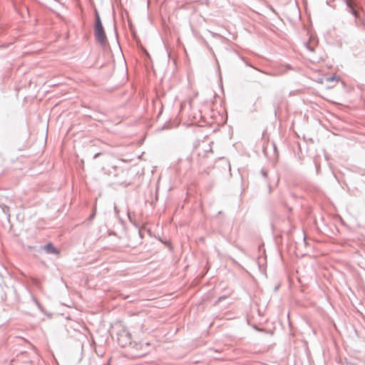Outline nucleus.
Masks as SVG:
<instances>
[{
	"label": "nucleus",
	"mask_w": 365,
	"mask_h": 365,
	"mask_svg": "<svg viewBox=\"0 0 365 365\" xmlns=\"http://www.w3.org/2000/svg\"><path fill=\"white\" fill-rule=\"evenodd\" d=\"M94 36L96 41L102 46L107 43L106 34L97 9H95Z\"/></svg>",
	"instance_id": "f257e3e1"
},
{
	"label": "nucleus",
	"mask_w": 365,
	"mask_h": 365,
	"mask_svg": "<svg viewBox=\"0 0 365 365\" xmlns=\"http://www.w3.org/2000/svg\"><path fill=\"white\" fill-rule=\"evenodd\" d=\"M207 148H205V146L202 145L195 148L192 155V159L195 158V155H197V160H202L205 158H210L208 154L212 153V150L210 145H207Z\"/></svg>",
	"instance_id": "f03ea898"
},
{
	"label": "nucleus",
	"mask_w": 365,
	"mask_h": 365,
	"mask_svg": "<svg viewBox=\"0 0 365 365\" xmlns=\"http://www.w3.org/2000/svg\"><path fill=\"white\" fill-rule=\"evenodd\" d=\"M38 251L45 250V252L48 254H54L58 255L60 251L53 245L52 242H48L43 246H39L38 247Z\"/></svg>",
	"instance_id": "7ed1b4c3"
},
{
	"label": "nucleus",
	"mask_w": 365,
	"mask_h": 365,
	"mask_svg": "<svg viewBox=\"0 0 365 365\" xmlns=\"http://www.w3.org/2000/svg\"><path fill=\"white\" fill-rule=\"evenodd\" d=\"M346 6L347 10L349 13H351L356 19L359 17V13L358 11L354 9L352 3L350 0H344Z\"/></svg>",
	"instance_id": "20e7f679"
},
{
	"label": "nucleus",
	"mask_w": 365,
	"mask_h": 365,
	"mask_svg": "<svg viewBox=\"0 0 365 365\" xmlns=\"http://www.w3.org/2000/svg\"><path fill=\"white\" fill-rule=\"evenodd\" d=\"M108 167H110V168H106V167H104V166L103 167V170H104V173H105L106 174L109 175H115L116 174H115V172H113V170H114V171H115V170H116V168H117V165H108Z\"/></svg>",
	"instance_id": "39448f33"
},
{
	"label": "nucleus",
	"mask_w": 365,
	"mask_h": 365,
	"mask_svg": "<svg viewBox=\"0 0 365 365\" xmlns=\"http://www.w3.org/2000/svg\"><path fill=\"white\" fill-rule=\"evenodd\" d=\"M269 148L273 151L274 157V158H278V153H277V149L276 145L272 143L270 145V148Z\"/></svg>",
	"instance_id": "423d86ee"
},
{
	"label": "nucleus",
	"mask_w": 365,
	"mask_h": 365,
	"mask_svg": "<svg viewBox=\"0 0 365 365\" xmlns=\"http://www.w3.org/2000/svg\"><path fill=\"white\" fill-rule=\"evenodd\" d=\"M261 174L264 178H267V172L264 169L261 170Z\"/></svg>",
	"instance_id": "0eeeda50"
},
{
	"label": "nucleus",
	"mask_w": 365,
	"mask_h": 365,
	"mask_svg": "<svg viewBox=\"0 0 365 365\" xmlns=\"http://www.w3.org/2000/svg\"><path fill=\"white\" fill-rule=\"evenodd\" d=\"M337 78H337V76L334 75V76H331V77L329 78H328V81H334V80H336V79H337Z\"/></svg>",
	"instance_id": "6e6552de"
},
{
	"label": "nucleus",
	"mask_w": 365,
	"mask_h": 365,
	"mask_svg": "<svg viewBox=\"0 0 365 365\" xmlns=\"http://www.w3.org/2000/svg\"><path fill=\"white\" fill-rule=\"evenodd\" d=\"M95 215H96V210H94V211L93 212V213L90 215L89 219H90V220L93 219V218H94V217H95Z\"/></svg>",
	"instance_id": "1a4fd4ad"
},
{
	"label": "nucleus",
	"mask_w": 365,
	"mask_h": 365,
	"mask_svg": "<svg viewBox=\"0 0 365 365\" xmlns=\"http://www.w3.org/2000/svg\"><path fill=\"white\" fill-rule=\"evenodd\" d=\"M306 46H307V48L309 51H314V50H313V48L309 46V43H306Z\"/></svg>",
	"instance_id": "9d476101"
},
{
	"label": "nucleus",
	"mask_w": 365,
	"mask_h": 365,
	"mask_svg": "<svg viewBox=\"0 0 365 365\" xmlns=\"http://www.w3.org/2000/svg\"><path fill=\"white\" fill-rule=\"evenodd\" d=\"M226 297L225 296H222V297H220L217 299V301L216 302V303L219 302H221L222 300H223L224 299H225Z\"/></svg>",
	"instance_id": "9b49d317"
},
{
	"label": "nucleus",
	"mask_w": 365,
	"mask_h": 365,
	"mask_svg": "<svg viewBox=\"0 0 365 365\" xmlns=\"http://www.w3.org/2000/svg\"><path fill=\"white\" fill-rule=\"evenodd\" d=\"M268 149H269V145H267L264 149V153L267 155V152H268Z\"/></svg>",
	"instance_id": "f8f14e48"
},
{
	"label": "nucleus",
	"mask_w": 365,
	"mask_h": 365,
	"mask_svg": "<svg viewBox=\"0 0 365 365\" xmlns=\"http://www.w3.org/2000/svg\"><path fill=\"white\" fill-rule=\"evenodd\" d=\"M9 208L8 207H5L4 209H3V211L4 213H6L8 211H9Z\"/></svg>",
	"instance_id": "ddd939ff"
},
{
	"label": "nucleus",
	"mask_w": 365,
	"mask_h": 365,
	"mask_svg": "<svg viewBox=\"0 0 365 365\" xmlns=\"http://www.w3.org/2000/svg\"><path fill=\"white\" fill-rule=\"evenodd\" d=\"M268 189H269V193H270L272 192V187L270 185H268Z\"/></svg>",
	"instance_id": "4468645a"
},
{
	"label": "nucleus",
	"mask_w": 365,
	"mask_h": 365,
	"mask_svg": "<svg viewBox=\"0 0 365 365\" xmlns=\"http://www.w3.org/2000/svg\"><path fill=\"white\" fill-rule=\"evenodd\" d=\"M286 67H287V70L292 69V68L289 65H287Z\"/></svg>",
	"instance_id": "2eb2a0df"
},
{
	"label": "nucleus",
	"mask_w": 365,
	"mask_h": 365,
	"mask_svg": "<svg viewBox=\"0 0 365 365\" xmlns=\"http://www.w3.org/2000/svg\"><path fill=\"white\" fill-rule=\"evenodd\" d=\"M100 155V153H96L95 155H94V158H98V156Z\"/></svg>",
	"instance_id": "dca6fc26"
},
{
	"label": "nucleus",
	"mask_w": 365,
	"mask_h": 365,
	"mask_svg": "<svg viewBox=\"0 0 365 365\" xmlns=\"http://www.w3.org/2000/svg\"><path fill=\"white\" fill-rule=\"evenodd\" d=\"M126 335L128 336V340L130 341V334L129 333H127Z\"/></svg>",
	"instance_id": "f3484780"
},
{
	"label": "nucleus",
	"mask_w": 365,
	"mask_h": 365,
	"mask_svg": "<svg viewBox=\"0 0 365 365\" xmlns=\"http://www.w3.org/2000/svg\"><path fill=\"white\" fill-rule=\"evenodd\" d=\"M228 162V166H229V168L230 169V161H227Z\"/></svg>",
	"instance_id": "a211bd4d"
},
{
	"label": "nucleus",
	"mask_w": 365,
	"mask_h": 365,
	"mask_svg": "<svg viewBox=\"0 0 365 365\" xmlns=\"http://www.w3.org/2000/svg\"><path fill=\"white\" fill-rule=\"evenodd\" d=\"M115 212H117V207L115 206L114 207Z\"/></svg>",
	"instance_id": "6ab92c4d"
},
{
	"label": "nucleus",
	"mask_w": 365,
	"mask_h": 365,
	"mask_svg": "<svg viewBox=\"0 0 365 365\" xmlns=\"http://www.w3.org/2000/svg\"><path fill=\"white\" fill-rule=\"evenodd\" d=\"M217 160H223V158H219Z\"/></svg>",
	"instance_id": "aec40b11"
}]
</instances>
